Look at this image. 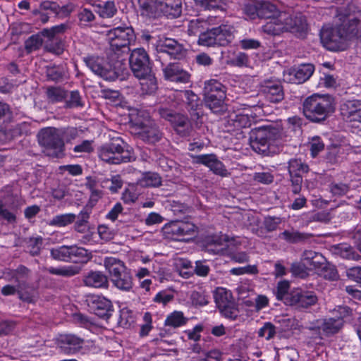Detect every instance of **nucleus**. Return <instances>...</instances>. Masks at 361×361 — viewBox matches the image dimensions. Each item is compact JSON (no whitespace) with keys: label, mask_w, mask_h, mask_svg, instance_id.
Returning <instances> with one entry per match:
<instances>
[{"label":"nucleus","mask_w":361,"mask_h":361,"mask_svg":"<svg viewBox=\"0 0 361 361\" xmlns=\"http://www.w3.org/2000/svg\"><path fill=\"white\" fill-rule=\"evenodd\" d=\"M107 37L111 46L107 54V61L93 56L85 58L84 61L93 73L106 80H123L127 74L126 63L115 50L119 51L128 47L134 39V32L130 27H118L109 30Z\"/></svg>","instance_id":"f257e3e1"},{"label":"nucleus","mask_w":361,"mask_h":361,"mask_svg":"<svg viewBox=\"0 0 361 361\" xmlns=\"http://www.w3.org/2000/svg\"><path fill=\"white\" fill-rule=\"evenodd\" d=\"M361 37V21L348 18L337 26L323 27L320 31L322 44L328 50L338 51L346 49L348 41Z\"/></svg>","instance_id":"f03ea898"},{"label":"nucleus","mask_w":361,"mask_h":361,"mask_svg":"<svg viewBox=\"0 0 361 361\" xmlns=\"http://www.w3.org/2000/svg\"><path fill=\"white\" fill-rule=\"evenodd\" d=\"M302 107L307 120L321 123L334 112V99L329 94H314L305 99Z\"/></svg>","instance_id":"7ed1b4c3"},{"label":"nucleus","mask_w":361,"mask_h":361,"mask_svg":"<svg viewBox=\"0 0 361 361\" xmlns=\"http://www.w3.org/2000/svg\"><path fill=\"white\" fill-rule=\"evenodd\" d=\"M104 266L116 288L123 291H130L133 288V276L121 260L112 257H106Z\"/></svg>","instance_id":"20e7f679"},{"label":"nucleus","mask_w":361,"mask_h":361,"mask_svg":"<svg viewBox=\"0 0 361 361\" xmlns=\"http://www.w3.org/2000/svg\"><path fill=\"white\" fill-rule=\"evenodd\" d=\"M204 101L214 114H221L227 110L225 102L226 98V87L216 80H210L204 82L203 90Z\"/></svg>","instance_id":"39448f33"},{"label":"nucleus","mask_w":361,"mask_h":361,"mask_svg":"<svg viewBox=\"0 0 361 361\" xmlns=\"http://www.w3.org/2000/svg\"><path fill=\"white\" fill-rule=\"evenodd\" d=\"M124 142L121 137H113L110 142L101 146L98 150L99 158L111 164H119L134 160L128 150L123 148Z\"/></svg>","instance_id":"423d86ee"},{"label":"nucleus","mask_w":361,"mask_h":361,"mask_svg":"<svg viewBox=\"0 0 361 361\" xmlns=\"http://www.w3.org/2000/svg\"><path fill=\"white\" fill-rule=\"evenodd\" d=\"M279 136V130L274 127L262 126L255 128L250 133V145L257 153L268 155L271 142Z\"/></svg>","instance_id":"0eeeda50"},{"label":"nucleus","mask_w":361,"mask_h":361,"mask_svg":"<svg viewBox=\"0 0 361 361\" xmlns=\"http://www.w3.org/2000/svg\"><path fill=\"white\" fill-rule=\"evenodd\" d=\"M51 257L59 261L74 264L87 263L92 257V253L76 245H62L50 250Z\"/></svg>","instance_id":"6e6552de"},{"label":"nucleus","mask_w":361,"mask_h":361,"mask_svg":"<svg viewBox=\"0 0 361 361\" xmlns=\"http://www.w3.org/2000/svg\"><path fill=\"white\" fill-rule=\"evenodd\" d=\"M39 142L44 147V153L49 157H59L63 154L64 141L59 129L49 128L39 134Z\"/></svg>","instance_id":"1a4fd4ad"},{"label":"nucleus","mask_w":361,"mask_h":361,"mask_svg":"<svg viewBox=\"0 0 361 361\" xmlns=\"http://www.w3.org/2000/svg\"><path fill=\"white\" fill-rule=\"evenodd\" d=\"M158 113L160 116L169 121L174 130L181 137H188L192 131V126L186 116L175 112L172 109L159 108Z\"/></svg>","instance_id":"9d476101"},{"label":"nucleus","mask_w":361,"mask_h":361,"mask_svg":"<svg viewBox=\"0 0 361 361\" xmlns=\"http://www.w3.org/2000/svg\"><path fill=\"white\" fill-rule=\"evenodd\" d=\"M131 132L137 138L148 144H154L162 137V133L151 121L133 123L131 126Z\"/></svg>","instance_id":"9b49d317"},{"label":"nucleus","mask_w":361,"mask_h":361,"mask_svg":"<svg viewBox=\"0 0 361 361\" xmlns=\"http://www.w3.org/2000/svg\"><path fill=\"white\" fill-rule=\"evenodd\" d=\"M129 64L135 77H143L152 72V63L149 55L143 48H137L132 51Z\"/></svg>","instance_id":"f8f14e48"},{"label":"nucleus","mask_w":361,"mask_h":361,"mask_svg":"<svg viewBox=\"0 0 361 361\" xmlns=\"http://www.w3.org/2000/svg\"><path fill=\"white\" fill-rule=\"evenodd\" d=\"M215 302L221 313L226 318L235 320L238 317L239 310L230 292L221 288L214 296Z\"/></svg>","instance_id":"ddd939ff"},{"label":"nucleus","mask_w":361,"mask_h":361,"mask_svg":"<svg viewBox=\"0 0 361 361\" xmlns=\"http://www.w3.org/2000/svg\"><path fill=\"white\" fill-rule=\"evenodd\" d=\"M84 342V339L74 334H61L56 340L57 348L66 355L78 353L82 348Z\"/></svg>","instance_id":"4468645a"},{"label":"nucleus","mask_w":361,"mask_h":361,"mask_svg":"<svg viewBox=\"0 0 361 361\" xmlns=\"http://www.w3.org/2000/svg\"><path fill=\"white\" fill-rule=\"evenodd\" d=\"M90 309L99 317L108 319L113 311L111 302L104 297L92 295L87 299Z\"/></svg>","instance_id":"2eb2a0df"},{"label":"nucleus","mask_w":361,"mask_h":361,"mask_svg":"<svg viewBox=\"0 0 361 361\" xmlns=\"http://www.w3.org/2000/svg\"><path fill=\"white\" fill-rule=\"evenodd\" d=\"M314 66L312 63H303L288 69L284 74L285 80L289 82L301 84L313 74Z\"/></svg>","instance_id":"dca6fc26"},{"label":"nucleus","mask_w":361,"mask_h":361,"mask_svg":"<svg viewBox=\"0 0 361 361\" xmlns=\"http://www.w3.org/2000/svg\"><path fill=\"white\" fill-rule=\"evenodd\" d=\"M157 51L159 53L167 54L176 59H180L185 57L187 51L181 44L171 38L161 40L157 46Z\"/></svg>","instance_id":"f3484780"},{"label":"nucleus","mask_w":361,"mask_h":361,"mask_svg":"<svg viewBox=\"0 0 361 361\" xmlns=\"http://www.w3.org/2000/svg\"><path fill=\"white\" fill-rule=\"evenodd\" d=\"M195 159L196 163L205 165L216 175L226 177L230 174L224 164L214 154L198 155Z\"/></svg>","instance_id":"a211bd4d"},{"label":"nucleus","mask_w":361,"mask_h":361,"mask_svg":"<svg viewBox=\"0 0 361 361\" xmlns=\"http://www.w3.org/2000/svg\"><path fill=\"white\" fill-rule=\"evenodd\" d=\"M286 18L287 13H284L276 18L269 19L270 20L262 27V31L273 36L281 35L290 27L286 22L287 20L290 22V20Z\"/></svg>","instance_id":"6ab92c4d"},{"label":"nucleus","mask_w":361,"mask_h":361,"mask_svg":"<svg viewBox=\"0 0 361 361\" xmlns=\"http://www.w3.org/2000/svg\"><path fill=\"white\" fill-rule=\"evenodd\" d=\"M341 114L347 122L361 123V101H346L341 106Z\"/></svg>","instance_id":"aec40b11"},{"label":"nucleus","mask_w":361,"mask_h":361,"mask_svg":"<svg viewBox=\"0 0 361 361\" xmlns=\"http://www.w3.org/2000/svg\"><path fill=\"white\" fill-rule=\"evenodd\" d=\"M317 301V296L314 292L296 289L293 290V295L290 297V305L308 308L309 307L315 305Z\"/></svg>","instance_id":"412c9836"},{"label":"nucleus","mask_w":361,"mask_h":361,"mask_svg":"<svg viewBox=\"0 0 361 361\" xmlns=\"http://www.w3.org/2000/svg\"><path fill=\"white\" fill-rule=\"evenodd\" d=\"M85 286L96 288H107L109 286L108 276L99 271H91L83 276Z\"/></svg>","instance_id":"4be33fe9"},{"label":"nucleus","mask_w":361,"mask_h":361,"mask_svg":"<svg viewBox=\"0 0 361 361\" xmlns=\"http://www.w3.org/2000/svg\"><path fill=\"white\" fill-rule=\"evenodd\" d=\"M141 14L157 18L162 16L161 0H138Z\"/></svg>","instance_id":"5701e85b"},{"label":"nucleus","mask_w":361,"mask_h":361,"mask_svg":"<svg viewBox=\"0 0 361 361\" xmlns=\"http://www.w3.org/2000/svg\"><path fill=\"white\" fill-rule=\"evenodd\" d=\"M343 326V321L341 319L329 318L323 319L319 325L310 329H322L326 336H329L338 333Z\"/></svg>","instance_id":"b1692460"},{"label":"nucleus","mask_w":361,"mask_h":361,"mask_svg":"<svg viewBox=\"0 0 361 361\" xmlns=\"http://www.w3.org/2000/svg\"><path fill=\"white\" fill-rule=\"evenodd\" d=\"M162 15L169 18H177L182 13V0H161Z\"/></svg>","instance_id":"393cba45"},{"label":"nucleus","mask_w":361,"mask_h":361,"mask_svg":"<svg viewBox=\"0 0 361 361\" xmlns=\"http://www.w3.org/2000/svg\"><path fill=\"white\" fill-rule=\"evenodd\" d=\"M228 238L226 236L212 235L206 239L205 249L208 252L219 254L227 248Z\"/></svg>","instance_id":"a878e982"},{"label":"nucleus","mask_w":361,"mask_h":361,"mask_svg":"<svg viewBox=\"0 0 361 361\" xmlns=\"http://www.w3.org/2000/svg\"><path fill=\"white\" fill-rule=\"evenodd\" d=\"M263 91L270 102L278 103L284 98L283 87L279 82H269Z\"/></svg>","instance_id":"bb28decb"},{"label":"nucleus","mask_w":361,"mask_h":361,"mask_svg":"<svg viewBox=\"0 0 361 361\" xmlns=\"http://www.w3.org/2000/svg\"><path fill=\"white\" fill-rule=\"evenodd\" d=\"M331 251L334 255L339 256L348 260H358L361 256L354 248L347 244H338L331 247Z\"/></svg>","instance_id":"cd10ccee"},{"label":"nucleus","mask_w":361,"mask_h":361,"mask_svg":"<svg viewBox=\"0 0 361 361\" xmlns=\"http://www.w3.org/2000/svg\"><path fill=\"white\" fill-rule=\"evenodd\" d=\"M277 6L269 1H259L258 18L271 19L282 14Z\"/></svg>","instance_id":"c85d7f7f"},{"label":"nucleus","mask_w":361,"mask_h":361,"mask_svg":"<svg viewBox=\"0 0 361 361\" xmlns=\"http://www.w3.org/2000/svg\"><path fill=\"white\" fill-rule=\"evenodd\" d=\"M215 44L217 46H226L231 42L233 36L231 29L225 25L214 27Z\"/></svg>","instance_id":"c756f323"},{"label":"nucleus","mask_w":361,"mask_h":361,"mask_svg":"<svg viewBox=\"0 0 361 361\" xmlns=\"http://www.w3.org/2000/svg\"><path fill=\"white\" fill-rule=\"evenodd\" d=\"M140 80L141 90L143 93L151 94L158 88L157 79L152 71L143 77H137Z\"/></svg>","instance_id":"7c9ffc66"},{"label":"nucleus","mask_w":361,"mask_h":361,"mask_svg":"<svg viewBox=\"0 0 361 361\" xmlns=\"http://www.w3.org/2000/svg\"><path fill=\"white\" fill-rule=\"evenodd\" d=\"M46 270L50 274L70 278L79 274L81 271V267L73 265L61 267L59 268L51 267L47 268Z\"/></svg>","instance_id":"2f4dec72"},{"label":"nucleus","mask_w":361,"mask_h":361,"mask_svg":"<svg viewBox=\"0 0 361 361\" xmlns=\"http://www.w3.org/2000/svg\"><path fill=\"white\" fill-rule=\"evenodd\" d=\"M286 18L290 20V22L288 20H286L290 27L286 30V32L299 33L302 35L307 31V24L306 20L302 16H295V18H292L287 14Z\"/></svg>","instance_id":"473e14b6"},{"label":"nucleus","mask_w":361,"mask_h":361,"mask_svg":"<svg viewBox=\"0 0 361 361\" xmlns=\"http://www.w3.org/2000/svg\"><path fill=\"white\" fill-rule=\"evenodd\" d=\"M46 95L49 102H61L68 98V92L61 87L50 86L47 87Z\"/></svg>","instance_id":"72a5a7b5"},{"label":"nucleus","mask_w":361,"mask_h":361,"mask_svg":"<svg viewBox=\"0 0 361 361\" xmlns=\"http://www.w3.org/2000/svg\"><path fill=\"white\" fill-rule=\"evenodd\" d=\"M280 235L289 243H303L309 240L312 235L297 231H284Z\"/></svg>","instance_id":"f704fd0d"},{"label":"nucleus","mask_w":361,"mask_h":361,"mask_svg":"<svg viewBox=\"0 0 361 361\" xmlns=\"http://www.w3.org/2000/svg\"><path fill=\"white\" fill-rule=\"evenodd\" d=\"M227 122L235 128H246L251 125V120L247 115L236 113L229 114Z\"/></svg>","instance_id":"c9c22d12"},{"label":"nucleus","mask_w":361,"mask_h":361,"mask_svg":"<svg viewBox=\"0 0 361 361\" xmlns=\"http://www.w3.org/2000/svg\"><path fill=\"white\" fill-rule=\"evenodd\" d=\"M290 288L289 283L287 281H280L277 286V291L276 293V298L279 300H282L283 302L290 305V297L293 295V290L288 292Z\"/></svg>","instance_id":"e433bc0d"},{"label":"nucleus","mask_w":361,"mask_h":361,"mask_svg":"<svg viewBox=\"0 0 361 361\" xmlns=\"http://www.w3.org/2000/svg\"><path fill=\"white\" fill-rule=\"evenodd\" d=\"M163 232L167 238L180 240L181 237L180 221H171L166 224L163 228ZM180 240H185V239L182 238Z\"/></svg>","instance_id":"4c0bfd02"},{"label":"nucleus","mask_w":361,"mask_h":361,"mask_svg":"<svg viewBox=\"0 0 361 361\" xmlns=\"http://www.w3.org/2000/svg\"><path fill=\"white\" fill-rule=\"evenodd\" d=\"M288 169L290 176L301 175V173H306L309 171L308 165L298 159H290L288 161Z\"/></svg>","instance_id":"58836bf2"},{"label":"nucleus","mask_w":361,"mask_h":361,"mask_svg":"<svg viewBox=\"0 0 361 361\" xmlns=\"http://www.w3.org/2000/svg\"><path fill=\"white\" fill-rule=\"evenodd\" d=\"M42 36L43 35L40 32L38 34L30 36L25 40V49L27 54H30L33 51H36L42 47L43 43V39L42 38Z\"/></svg>","instance_id":"ea45409f"},{"label":"nucleus","mask_w":361,"mask_h":361,"mask_svg":"<svg viewBox=\"0 0 361 361\" xmlns=\"http://www.w3.org/2000/svg\"><path fill=\"white\" fill-rule=\"evenodd\" d=\"M197 6L205 11L222 9L225 0H194Z\"/></svg>","instance_id":"a19ab883"},{"label":"nucleus","mask_w":361,"mask_h":361,"mask_svg":"<svg viewBox=\"0 0 361 361\" xmlns=\"http://www.w3.org/2000/svg\"><path fill=\"white\" fill-rule=\"evenodd\" d=\"M140 184L142 187H158L161 185V178L158 173L148 172L140 180Z\"/></svg>","instance_id":"79ce46f5"},{"label":"nucleus","mask_w":361,"mask_h":361,"mask_svg":"<svg viewBox=\"0 0 361 361\" xmlns=\"http://www.w3.org/2000/svg\"><path fill=\"white\" fill-rule=\"evenodd\" d=\"M184 96L188 110L196 111L201 104L199 97L191 90L185 91Z\"/></svg>","instance_id":"37998d69"},{"label":"nucleus","mask_w":361,"mask_h":361,"mask_svg":"<svg viewBox=\"0 0 361 361\" xmlns=\"http://www.w3.org/2000/svg\"><path fill=\"white\" fill-rule=\"evenodd\" d=\"M65 75L64 69L59 66H47L46 75L49 80L59 82Z\"/></svg>","instance_id":"c03bdc74"},{"label":"nucleus","mask_w":361,"mask_h":361,"mask_svg":"<svg viewBox=\"0 0 361 361\" xmlns=\"http://www.w3.org/2000/svg\"><path fill=\"white\" fill-rule=\"evenodd\" d=\"M198 43L200 45L206 47L216 46L214 27L200 33Z\"/></svg>","instance_id":"a18cd8bd"},{"label":"nucleus","mask_w":361,"mask_h":361,"mask_svg":"<svg viewBox=\"0 0 361 361\" xmlns=\"http://www.w3.org/2000/svg\"><path fill=\"white\" fill-rule=\"evenodd\" d=\"M186 322L187 319L184 317L183 312L176 311L167 317L165 325L176 328L184 325Z\"/></svg>","instance_id":"49530a36"},{"label":"nucleus","mask_w":361,"mask_h":361,"mask_svg":"<svg viewBox=\"0 0 361 361\" xmlns=\"http://www.w3.org/2000/svg\"><path fill=\"white\" fill-rule=\"evenodd\" d=\"M330 192L334 196L341 197L346 195L350 190L348 184L339 183H332L329 185Z\"/></svg>","instance_id":"de8ad7c7"},{"label":"nucleus","mask_w":361,"mask_h":361,"mask_svg":"<svg viewBox=\"0 0 361 361\" xmlns=\"http://www.w3.org/2000/svg\"><path fill=\"white\" fill-rule=\"evenodd\" d=\"M308 266L305 263L295 262L291 264L290 271L292 274L301 279H305L308 276Z\"/></svg>","instance_id":"09e8293b"},{"label":"nucleus","mask_w":361,"mask_h":361,"mask_svg":"<svg viewBox=\"0 0 361 361\" xmlns=\"http://www.w3.org/2000/svg\"><path fill=\"white\" fill-rule=\"evenodd\" d=\"M276 334V327L271 322L264 323V326L258 331V336L259 337H264L267 340L274 338Z\"/></svg>","instance_id":"8fccbe9b"},{"label":"nucleus","mask_w":361,"mask_h":361,"mask_svg":"<svg viewBox=\"0 0 361 361\" xmlns=\"http://www.w3.org/2000/svg\"><path fill=\"white\" fill-rule=\"evenodd\" d=\"M78 18L80 26H87L88 23L92 22L95 18L92 12L87 8L81 9L78 13Z\"/></svg>","instance_id":"3c124183"},{"label":"nucleus","mask_w":361,"mask_h":361,"mask_svg":"<svg viewBox=\"0 0 361 361\" xmlns=\"http://www.w3.org/2000/svg\"><path fill=\"white\" fill-rule=\"evenodd\" d=\"M68 26L66 24H61L54 26L50 29H44L41 33L43 37H47L49 39H52L56 35L63 33L66 31Z\"/></svg>","instance_id":"603ef678"},{"label":"nucleus","mask_w":361,"mask_h":361,"mask_svg":"<svg viewBox=\"0 0 361 361\" xmlns=\"http://www.w3.org/2000/svg\"><path fill=\"white\" fill-rule=\"evenodd\" d=\"M78 106H82L80 93L78 91H72L70 92L68 99H66L65 107L74 108Z\"/></svg>","instance_id":"864d4df0"},{"label":"nucleus","mask_w":361,"mask_h":361,"mask_svg":"<svg viewBox=\"0 0 361 361\" xmlns=\"http://www.w3.org/2000/svg\"><path fill=\"white\" fill-rule=\"evenodd\" d=\"M42 242L43 239L41 237L30 238L27 247L31 255L37 256L39 254Z\"/></svg>","instance_id":"5fc2aeb1"},{"label":"nucleus","mask_w":361,"mask_h":361,"mask_svg":"<svg viewBox=\"0 0 361 361\" xmlns=\"http://www.w3.org/2000/svg\"><path fill=\"white\" fill-rule=\"evenodd\" d=\"M324 274V278L329 280H336L338 278V274L336 267L328 262L320 270Z\"/></svg>","instance_id":"6e6d98bb"},{"label":"nucleus","mask_w":361,"mask_h":361,"mask_svg":"<svg viewBox=\"0 0 361 361\" xmlns=\"http://www.w3.org/2000/svg\"><path fill=\"white\" fill-rule=\"evenodd\" d=\"M100 8V16L102 18H111L117 11L114 1H106L104 6Z\"/></svg>","instance_id":"4d7b16f0"},{"label":"nucleus","mask_w":361,"mask_h":361,"mask_svg":"<svg viewBox=\"0 0 361 361\" xmlns=\"http://www.w3.org/2000/svg\"><path fill=\"white\" fill-rule=\"evenodd\" d=\"M326 262L327 261L326 258L321 253L318 252L316 255V256L307 265L308 266L309 269L310 270H321V269L324 267V266L326 264Z\"/></svg>","instance_id":"13d9d810"},{"label":"nucleus","mask_w":361,"mask_h":361,"mask_svg":"<svg viewBox=\"0 0 361 361\" xmlns=\"http://www.w3.org/2000/svg\"><path fill=\"white\" fill-rule=\"evenodd\" d=\"M180 67L177 63H170L164 69V73L166 79L175 81Z\"/></svg>","instance_id":"bf43d9fd"},{"label":"nucleus","mask_w":361,"mask_h":361,"mask_svg":"<svg viewBox=\"0 0 361 361\" xmlns=\"http://www.w3.org/2000/svg\"><path fill=\"white\" fill-rule=\"evenodd\" d=\"M133 322V318L131 312L126 309H123L120 311V317L118 320L119 326L127 328L130 326L131 322Z\"/></svg>","instance_id":"052dcab7"},{"label":"nucleus","mask_w":361,"mask_h":361,"mask_svg":"<svg viewBox=\"0 0 361 361\" xmlns=\"http://www.w3.org/2000/svg\"><path fill=\"white\" fill-rule=\"evenodd\" d=\"M341 152V147L336 145L332 146L325 155V160L327 163L335 164L338 162V154Z\"/></svg>","instance_id":"680f3d73"},{"label":"nucleus","mask_w":361,"mask_h":361,"mask_svg":"<svg viewBox=\"0 0 361 361\" xmlns=\"http://www.w3.org/2000/svg\"><path fill=\"white\" fill-rule=\"evenodd\" d=\"M61 137L67 142L75 139L78 136V131L76 128L68 127L64 129H59Z\"/></svg>","instance_id":"e2e57ef3"},{"label":"nucleus","mask_w":361,"mask_h":361,"mask_svg":"<svg viewBox=\"0 0 361 361\" xmlns=\"http://www.w3.org/2000/svg\"><path fill=\"white\" fill-rule=\"evenodd\" d=\"M180 226L181 237L192 236L196 233L197 227L192 223L180 221Z\"/></svg>","instance_id":"0e129e2a"},{"label":"nucleus","mask_w":361,"mask_h":361,"mask_svg":"<svg viewBox=\"0 0 361 361\" xmlns=\"http://www.w3.org/2000/svg\"><path fill=\"white\" fill-rule=\"evenodd\" d=\"M75 220L74 214H63L57 216L53 219V224L59 226H65Z\"/></svg>","instance_id":"69168bd1"},{"label":"nucleus","mask_w":361,"mask_h":361,"mask_svg":"<svg viewBox=\"0 0 361 361\" xmlns=\"http://www.w3.org/2000/svg\"><path fill=\"white\" fill-rule=\"evenodd\" d=\"M324 148V145L319 137L312 138V141L310 143V151L313 157H315Z\"/></svg>","instance_id":"338daca9"},{"label":"nucleus","mask_w":361,"mask_h":361,"mask_svg":"<svg viewBox=\"0 0 361 361\" xmlns=\"http://www.w3.org/2000/svg\"><path fill=\"white\" fill-rule=\"evenodd\" d=\"M347 276L361 286V267H353L347 270Z\"/></svg>","instance_id":"774afa93"}]
</instances>
